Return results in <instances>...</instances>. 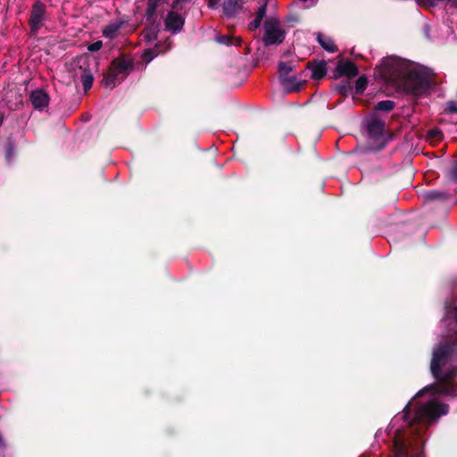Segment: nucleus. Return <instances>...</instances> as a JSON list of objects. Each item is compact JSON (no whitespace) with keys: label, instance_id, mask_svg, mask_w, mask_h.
<instances>
[{"label":"nucleus","instance_id":"nucleus-1","mask_svg":"<svg viewBox=\"0 0 457 457\" xmlns=\"http://www.w3.org/2000/svg\"><path fill=\"white\" fill-rule=\"evenodd\" d=\"M450 329L444 344L433 350L430 370L437 380L420 390L396 415L388 427V435L394 440V457H422V436L428 428L441 416L447 414L449 408L439 402V395H457V367L452 365L453 353L457 350V307L445 304V314L442 320Z\"/></svg>","mask_w":457,"mask_h":457},{"label":"nucleus","instance_id":"nucleus-2","mask_svg":"<svg viewBox=\"0 0 457 457\" xmlns=\"http://www.w3.org/2000/svg\"><path fill=\"white\" fill-rule=\"evenodd\" d=\"M376 72L385 81L414 95L428 87V73L420 66L396 56L384 58Z\"/></svg>","mask_w":457,"mask_h":457},{"label":"nucleus","instance_id":"nucleus-3","mask_svg":"<svg viewBox=\"0 0 457 457\" xmlns=\"http://www.w3.org/2000/svg\"><path fill=\"white\" fill-rule=\"evenodd\" d=\"M131 69L132 64L129 60H114L108 73L105 75L103 80L104 85L106 87H114L128 76Z\"/></svg>","mask_w":457,"mask_h":457},{"label":"nucleus","instance_id":"nucleus-4","mask_svg":"<svg viewBox=\"0 0 457 457\" xmlns=\"http://www.w3.org/2000/svg\"><path fill=\"white\" fill-rule=\"evenodd\" d=\"M190 0H175L172 4V10L170 11L164 20L165 28L167 30L176 34L179 32L185 23V19L181 14L178 13L179 10L184 8V4L189 3Z\"/></svg>","mask_w":457,"mask_h":457},{"label":"nucleus","instance_id":"nucleus-5","mask_svg":"<svg viewBox=\"0 0 457 457\" xmlns=\"http://www.w3.org/2000/svg\"><path fill=\"white\" fill-rule=\"evenodd\" d=\"M285 31L276 19L268 20L264 24L263 43L265 46L281 44L285 38Z\"/></svg>","mask_w":457,"mask_h":457},{"label":"nucleus","instance_id":"nucleus-6","mask_svg":"<svg viewBox=\"0 0 457 457\" xmlns=\"http://www.w3.org/2000/svg\"><path fill=\"white\" fill-rule=\"evenodd\" d=\"M384 127V122L377 118H371L367 120V133L369 139L378 144V146L371 147L373 150H378L383 147Z\"/></svg>","mask_w":457,"mask_h":457},{"label":"nucleus","instance_id":"nucleus-7","mask_svg":"<svg viewBox=\"0 0 457 457\" xmlns=\"http://www.w3.org/2000/svg\"><path fill=\"white\" fill-rule=\"evenodd\" d=\"M45 15V7L42 4L37 3L33 6L29 24L31 30L37 33V30L42 27Z\"/></svg>","mask_w":457,"mask_h":457},{"label":"nucleus","instance_id":"nucleus-8","mask_svg":"<svg viewBox=\"0 0 457 457\" xmlns=\"http://www.w3.org/2000/svg\"><path fill=\"white\" fill-rule=\"evenodd\" d=\"M358 74L356 66L350 61H340L335 70V77H348L353 78Z\"/></svg>","mask_w":457,"mask_h":457},{"label":"nucleus","instance_id":"nucleus-9","mask_svg":"<svg viewBox=\"0 0 457 457\" xmlns=\"http://www.w3.org/2000/svg\"><path fill=\"white\" fill-rule=\"evenodd\" d=\"M30 101L36 109L43 110L48 106L49 96L42 89H37L30 93Z\"/></svg>","mask_w":457,"mask_h":457},{"label":"nucleus","instance_id":"nucleus-10","mask_svg":"<svg viewBox=\"0 0 457 457\" xmlns=\"http://www.w3.org/2000/svg\"><path fill=\"white\" fill-rule=\"evenodd\" d=\"M244 4V0H225L223 11L227 16H234L243 8Z\"/></svg>","mask_w":457,"mask_h":457},{"label":"nucleus","instance_id":"nucleus-11","mask_svg":"<svg viewBox=\"0 0 457 457\" xmlns=\"http://www.w3.org/2000/svg\"><path fill=\"white\" fill-rule=\"evenodd\" d=\"M452 195L451 188L447 190H431L424 193L426 201H445Z\"/></svg>","mask_w":457,"mask_h":457},{"label":"nucleus","instance_id":"nucleus-12","mask_svg":"<svg viewBox=\"0 0 457 457\" xmlns=\"http://www.w3.org/2000/svg\"><path fill=\"white\" fill-rule=\"evenodd\" d=\"M168 0H149L146 11L148 20L154 21V15L163 4H166Z\"/></svg>","mask_w":457,"mask_h":457},{"label":"nucleus","instance_id":"nucleus-13","mask_svg":"<svg viewBox=\"0 0 457 457\" xmlns=\"http://www.w3.org/2000/svg\"><path fill=\"white\" fill-rule=\"evenodd\" d=\"M122 26V22L113 21L103 29V35L107 38H114Z\"/></svg>","mask_w":457,"mask_h":457},{"label":"nucleus","instance_id":"nucleus-14","mask_svg":"<svg viewBox=\"0 0 457 457\" xmlns=\"http://www.w3.org/2000/svg\"><path fill=\"white\" fill-rule=\"evenodd\" d=\"M283 87L288 92L298 91L301 87L300 83L295 77H285L281 79Z\"/></svg>","mask_w":457,"mask_h":457},{"label":"nucleus","instance_id":"nucleus-15","mask_svg":"<svg viewBox=\"0 0 457 457\" xmlns=\"http://www.w3.org/2000/svg\"><path fill=\"white\" fill-rule=\"evenodd\" d=\"M266 13V5L263 4L259 7L255 19L249 23V29L255 30L261 26L262 21Z\"/></svg>","mask_w":457,"mask_h":457},{"label":"nucleus","instance_id":"nucleus-16","mask_svg":"<svg viewBox=\"0 0 457 457\" xmlns=\"http://www.w3.org/2000/svg\"><path fill=\"white\" fill-rule=\"evenodd\" d=\"M317 39L320 46L327 50L329 53H334L337 50L336 46L334 45L333 41L321 34H318Z\"/></svg>","mask_w":457,"mask_h":457},{"label":"nucleus","instance_id":"nucleus-17","mask_svg":"<svg viewBox=\"0 0 457 457\" xmlns=\"http://www.w3.org/2000/svg\"><path fill=\"white\" fill-rule=\"evenodd\" d=\"M169 48L170 45L164 50H159L158 47L147 49L144 52L142 57L146 62H150L156 55H158L161 53L166 52Z\"/></svg>","mask_w":457,"mask_h":457},{"label":"nucleus","instance_id":"nucleus-18","mask_svg":"<svg viewBox=\"0 0 457 457\" xmlns=\"http://www.w3.org/2000/svg\"><path fill=\"white\" fill-rule=\"evenodd\" d=\"M444 181L446 182L447 187L451 188V191L457 193V173H445Z\"/></svg>","mask_w":457,"mask_h":457},{"label":"nucleus","instance_id":"nucleus-19","mask_svg":"<svg viewBox=\"0 0 457 457\" xmlns=\"http://www.w3.org/2000/svg\"><path fill=\"white\" fill-rule=\"evenodd\" d=\"M157 32L158 30L156 27L148 28L143 31L142 37L147 43H152L154 40H155Z\"/></svg>","mask_w":457,"mask_h":457},{"label":"nucleus","instance_id":"nucleus-20","mask_svg":"<svg viewBox=\"0 0 457 457\" xmlns=\"http://www.w3.org/2000/svg\"><path fill=\"white\" fill-rule=\"evenodd\" d=\"M395 107V103L391 100L380 101L376 105V110L389 112L392 111Z\"/></svg>","mask_w":457,"mask_h":457},{"label":"nucleus","instance_id":"nucleus-21","mask_svg":"<svg viewBox=\"0 0 457 457\" xmlns=\"http://www.w3.org/2000/svg\"><path fill=\"white\" fill-rule=\"evenodd\" d=\"M93 80V75L90 72L84 71L83 74L81 75V81L86 91L92 87Z\"/></svg>","mask_w":457,"mask_h":457},{"label":"nucleus","instance_id":"nucleus-22","mask_svg":"<svg viewBox=\"0 0 457 457\" xmlns=\"http://www.w3.org/2000/svg\"><path fill=\"white\" fill-rule=\"evenodd\" d=\"M326 70L323 63L316 65L312 70V76L315 79H320L325 75Z\"/></svg>","mask_w":457,"mask_h":457},{"label":"nucleus","instance_id":"nucleus-23","mask_svg":"<svg viewBox=\"0 0 457 457\" xmlns=\"http://www.w3.org/2000/svg\"><path fill=\"white\" fill-rule=\"evenodd\" d=\"M291 71H292V67L289 64H287L285 62L279 63L278 71H279L281 79L287 77Z\"/></svg>","mask_w":457,"mask_h":457},{"label":"nucleus","instance_id":"nucleus-24","mask_svg":"<svg viewBox=\"0 0 457 457\" xmlns=\"http://www.w3.org/2000/svg\"><path fill=\"white\" fill-rule=\"evenodd\" d=\"M445 110L450 113H457V103L454 101L447 102Z\"/></svg>","mask_w":457,"mask_h":457},{"label":"nucleus","instance_id":"nucleus-25","mask_svg":"<svg viewBox=\"0 0 457 457\" xmlns=\"http://www.w3.org/2000/svg\"><path fill=\"white\" fill-rule=\"evenodd\" d=\"M102 46H103L102 41L98 40L95 43L88 45L87 50L90 52H96V51L100 50L102 48Z\"/></svg>","mask_w":457,"mask_h":457},{"label":"nucleus","instance_id":"nucleus-26","mask_svg":"<svg viewBox=\"0 0 457 457\" xmlns=\"http://www.w3.org/2000/svg\"><path fill=\"white\" fill-rule=\"evenodd\" d=\"M217 41L220 44L223 45H233L234 43L231 41V38L228 36H221L217 38Z\"/></svg>","mask_w":457,"mask_h":457},{"label":"nucleus","instance_id":"nucleus-27","mask_svg":"<svg viewBox=\"0 0 457 457\" xmlns=\"http://www.w3.org/2000/svg\"><path fill=\"white\" fill-rule=\"evenodd\" d=\"M441 136V131L437 129H434L428 131V137L431 138H439Z\"/></svg>","mask_w":457,"mask_h":457},{"label":"nucleus","instance_id":"nucleus-28","mask_svg":"<svg viewBox=\"0 0 457 457\" xmlns=\"http://www.w3.org/2000/svg\"><path fill=\"white\" fill-rule=\"evenodd\" d=\"M365 80L363 78H359L356 83V87L358 91H361L364 89Z\"/></svg>","mask_w":457,"mask_h":457},{"label":"nucleus","instance_id":"nucleus-29","mask_svg":"<svg viewBox=\"0 0 457 457\" xmlns=\"http://www.w3.org/2000/svg\"><path fill=\"white\" fill-rule=\"evenodd\" d=\"M13 155V147L12 145H9L6 150V159L10 161Z\"/></svg>","mask_w":457,"mask_h":457},{"label":"nucleus","instance_id":"nucleus-30","mask_svg":"<svg viewBox=\"0 0 457 457\" xmlns=\"http://www.w3.org/2000/svg\"><path fill=\"white\" fill-rule=\"evenodd\" d=\"M220 0H209L208 6L211 8H216Z\"/></svg>","mask_w":457,"mask_h":457},{"label":"nucleus","instance_id":"nucleus-31","mask_svg":"<svg viewBox=\"0 0 457 457\" xmlns=\"http://www.w3.org/2000/svg\"><path fill=\"white\" fill-rule=\"evenodd\" d=\"M4 119V115L3 112H0V126L3 124Z\"/></svg>","mask_w":457,"mask_h":457},{"label":"nucleus","instance_id":"nucleus-32","mask_svg":"<svg viewBox=\"0 0 457 457\" xmlns=\"http://www.w3.org/2000/svg\"><path fill=\"white\" fill-rule=\"evenodd\" d=\"M452 171H457V161L454 163L453 169Z\"/></svg>","mask_w":457,"mask_h":457},{"label":"nucleus","instance_id":"nucleus-33","mask_svg":"<svg viewBox=\"0 0 457 457\" xmlns=\"http://www.w3.org/2000/svg\"><path fill=\"white\" fill-rule=\"evenodd\" d=\"M424 1H425V0H418L417 2H418V4H423V3H424Z\"/></svg>","mask_w":457,"mask_h":457}]
</instances>
